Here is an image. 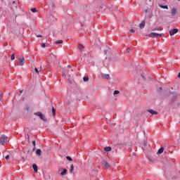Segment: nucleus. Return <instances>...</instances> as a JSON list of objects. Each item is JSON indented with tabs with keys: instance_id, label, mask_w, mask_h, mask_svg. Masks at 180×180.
Returning a JSON list of instances; mask_svg holds the SVG:
<instances>
[{
	"instance_id": "nucleus-1",
	"label": "nucleus",
	"mask_w": 180,
	"mask_h": 180,
	"mask_svg": "<svg viewBox=\"0 0 180 180\" xmlns=\"http://www.w3.org/2000/svg\"><path fill=\"white\" fill-rule=\"evenodd\" d=\"M0 144L1 146H5V144H8V136L2 135L0 137Z\"/></svg>"
},
{
	"instance_id": "nucleus-2",
	"label": "nucleus",
	"mask_w": 180,
	"mask_h": 180,
	"mask_svg": "<svg viewBox=\"0 0 180 180\" xmlns=\"http://www.w3.org/2000/svg\"><path fill=\"white\" fill-rule=\"evenodd\" d=\"M34 115L38 116L41 119V120H43L44 122H47V118H46V116L43 115L41 112H34Z\"/></svg>"
},
{
	"instance_id": "nucleus-3",
	"label": "nucleus",
	"mask_w": 180,
	"mask_h": 180,
	"mask_svg": "<svg viewBox=\"0 0 180 180\" xmlns=\"http://www.w3.org/2000/svg\"><path fill=\"white\" fill-rule=\"evenodd\" d=\"M148 37H151L152 39H155L157 37H162V34L152 32L148 34Z\"/></svg>"
},
{
	"instance_id": "nucleus-4",
	"label": "nucleus",
	"mask_w": 180,
	"mask_h": 180,
	"mask_svg": "<svg viewBox=\"0 0 180 180\" xmlns=\"http://www.w3.org/2000/svg\"><path fill=\"white\" fill-rule=\"evenodd\" d=\"M25 65V58L23 57H20L18 59V65H20V67H22Z\"/></svg>"
},
{
	"instance_id": "nucleus-5",
	"label": "nucleus",
	"mask_w": 180,
	"mask_h": 180,
	"mask_svg": "<svg viewBox=\"0 0 180 180\" xmlns=\"http://www.w3.org/2000/svg\"><path fill=\"white\" fill-rule=\"evenodd\" d=\"M6 160L8 161V162H13L14 158H13V156L12 155H7L6 157H5Z\"/></svg>"
},
{
	"instance_id": "nucleus-6",
	"label": "nucleus",
	"mask_w": 180,
	"mask_h": 180,
	"mask_svg": "<svg viewBox=\"0 0 180 180\" xmlns=\"http://www.w3.org/2000/svg\"><path fill=\"white\" fill-rule=\"evenodd\" d=\"M67 169H64L62 172H61V169H59L58 170V173L59 174V175H61L62 176L65 175V174H67Z\"/></svg>"
},
{
	"instance_id": "nucleus-7",
	"label": "nucleus",
	"mask_w": 180,
	"mask_h": 180,
	"mask_svg": "<svg viewBox=\"0 0 180 180\" xmlns=\"http://www.w3.org/2000/svg\"><path fill=\"white\" fill-rule=\"evenodd\" d=\"M101 78H103V79H110V75L102 73Z\"/></svg>"
},
{
	"instance_id": "nucleus-8",
	"label": "nucleus",
	"mask_w": 180,
	"mask_h": 180,
	"mask_svg": "<svg viewBox=\"0 0 180 180\" xmlns=\"http://www.w3.org/2000/svg\"><path fill=\"white\" fill-rule=\"evenodd\" d=\"M178 33V29H172L169 31V34L171 36H174V34H176Z\"/></svg>"
},
{
	"instance_id": "nucleus-9",
	"label": "nucleus",
	"mask_w": 180,
	"mask_h": 180,
	"mask_svg": "<svg viewBox=\"0 0 180 180\" xmlns=\"http://www.w3.org/2000/svg\"><path fill=\"white\" fill-rule=\"evenodd\" d=\"M148 112H149V113L151 115H158V112L154 111L153 109L148 110Z\"/></svg>"
},
{
	"instance_id": "nucleus-10",
	"label": "nucleus",
	"mask_w": 180,
	"mask_h": 180,
	"mask_svg": "<svg viewBox=\"0 0 180 180\" xmlns=\"http://www.w3.org/2000/svg\"><path fill=\"white\" fill-rule=\"evenodd\" d=\"M176 11L177 10L175 8H172L171 13H172V16H175V15H176Z\"/></svg>"
},
{
	"instance_id": "nucleus-11",
	"label": "nucleus",
	"mask_w": 180,
	"mask_h": 180,
	"mask_svg": "<svg viewBox=\"0 0 180 180\" xmlns=\"http://www.w3.org/2000/svg\"><path fill=\"white\" fill-rule=\"evenodd\" d=\"M146 26V21H142V22L139 25L140 29H144Z\"/></svg>"
},
{
	"instance_id": "nucleus-12",
	"label": "nucleus",
	"mask_w": 180,
	"mask_h": 180,
	"mask_svg": "<svg viewBox=\"0 0 180 180\" xmlns=\"http://www.w3.org/2000/svg\"><path fill=\"white\" fill-rule=\"evenodd\" d=\"M103 164H104V166L105 167V168H110V165H109V163L108 162V161L104 160V161H103Z\"/></svg>"
},
{
	"instance_id": "nucleus-13",
	"label": "nucleus",
	"mask_w": 180,
	"mask_h": 180,
	"mask_svg": "<svg viewBox=\"0 0 180 180\" xmlns=\"http://www.w3.org/2000/svg\"><path fill=\"white\" fill-rule=\"evenodd\" d=\"M104 150L106 151L107 153H109V151H112V148L110 146H107L104 148Z\"/></svg>"
},
{
	"instance_id": "nucleus-14",
	"label": "nucleus",
	"mask_w": 180,
	"mask_h": 180,
	"mask_svg": "<svg viewBox=\"0 0 180 180\" xmlns=\"http://www.w3.org/2000/svg\"><path fill=\"white\" fill-rule=\"evenodd\" d=\"M162 153H164V148H160L157 154H162Z\"/></svg>"
},
{
	"instance_id": "nucleus-15",
	"label": "nucleus",
	"mask_w": 180,
	"mask_h": 180,
	"mask_svg": "<svg viewBox=\"0 0 180 180\" xmlns=\"http://www.w3.org/2000/svg\"><path fill=\"white\" fill-rule=\"evenodd\" d=\"M32 168H33L34 172H37L38 168H37V165L36 164H33Z\"/></svg>"
},
{
	"instance_id": "nucleus-16",
	"label": "nucleus",
	"mask_w": 180,
	"mask_h": 180,
	"mask_svg": "<svg viewBox=\"0 0 180 180\" xmlns=\"http://www.w3.org/2000/svg\"><path fill=\"white\" fill-rule=\"evenodd\" d=\"M36 154L39 156L41 155V150L40 149H37L36 150Z\"/></svg>"
},
{
	"instance_id": "nucleus-17",
	"label": "nucleus",
	"mask_w": 180,
	"mask_h": 180,
	"mask_svg": "<svg viewBox=\"0 0 180 180\" xmlns=\"http://www.w3.org/2000/svg\"><path fill=\"white\" fill-rule=\"evenodd\" d=\"M159 6L162 9H168V6H163V5L160 4Z\"/></svg>"
},
{
	"instance_id": "nucleus-18",
	"label": "nucleus",
	"mask_w": 180,
	"mask_h": 180,
	"mask_svg": "<svg viewBox=\"0 0 180 180\" xmlns=\"http://www.w3.org/2000/svg\"><path fill=\"white\" fill-rule=\"evenodd\" d=\"M32 144L34 146L32 151H34V150H36V141H32Z\"/></svg>"
},
{
	"instance_id": "nucleus-19",
	"label": "nucleus",
	"mask_w": 180,
	"mask_h": 180,
	"mask_svg": "<svg viewBox=\"0 0 180 180\" xmlns=\"http://www.w3.org/2000/svg\"><path fill=\"white\" fill-rule=\"evenodd\" d=\"M55 44H63V40H58L55 41Z\"/></svg>"
},
{
	"instance_id": "nucleus-20",
	"label": "nucleus",
	"mask_w": 180,
	"mask_h": 180,
	"mask_svg": "<svg viewBox=\"0 0 180 180\" xmlns=\"http://www.w3.org/2000/svg\"><path fill=\"white\" fill-rule=\"evenodd\" d=\"M83 81H84V82H87V81H89V77H84L83 78Z\"/></svg>"
},
{
	"instance_id": "nucleus-21",
	"label": "nucleus",
	"mask_w": 180,
	"mask_h": 180,
	"mask_svg": "<svg viewBox=\"0 0 180 180\" xmlns=\"http://www.w3.org/2000/svg\"><path fill=\"white\" fill-rule=\"evenodd\" d=\"M119 94H120V91H119V90H115V91L113 92V95H119Z\"/></svg>"
},
{
	"instance_id": "nucleus-22",
	"label": "nucleus",
	"mask_w": 180,
	"mask_h": 180,
	"mask_svg": "<svg viewBox=\"0 0 180 180\" xmlns=\"http://www.w3.org/2000/svg\"><path fill=\"white\" fill-rule=\"evenodd\" d=\"M4 99V94L0 91V101H2Z\"/></svg>"
},
{
	"instance_id": "nucleus-23",
	"label": "nucleus",
	"mask_w": 180,
	"mask_h": 180,
	"mask_svg": "<svg viewBox=\"0 0 180 180\" xmlns=\"http://www.w3.org/2000/svg\"><path fill=\"white\" fill-rule=\"evenodd\" d=\"M52 113L53 116L56 115V108H54V107L52 108Z\"/></svg>"
},
{
	"instance_id": "nucleus-24",
	"label": "nucleus",
	"mask_w": 180,
	"mask_h": 180,
	"mask_svg": "<svg viewBox=\"0 0 180 180\" xmlns=\"http://www.w3.org/2000/svg\"><path fill=\"white\" fill-rule=\"evenodd\" d=\"M66 159L68 160V161H72V158L70 156H67Z\"/></svg>"
},
{
	"instance_id": "nucleus-25",
	"label": "nucleus",
	"mask_w": 180,
	"mask_h": 180,
	"mask_svg": "<svg viewBox=\"0 0 180 180\" xmlns=\"http://www.w3.org/2000/svg\"><path fill=\"white\" fill-rule=\"evenodd\" d=\"M151 18H153V13H150V14L148 15V19H151Z\"/></svg>"
},
{
	"instance_id": "nucleus-26",
	"label": "nucleus",
	"mask_w": 180,
	"mask_h": 180,
	"mask_svg": "<svg viewBox=\"0 0 180 180\" xmlns=\"http://www.w3.org/2000/svg\"><path fill=\"white\" fill-rule=\"evenodd\" d=\"M11 60H15V54L13 53L11 56Z\"/></svg>"
},
{
	"instance_id": "nucleus-27",
	"label": "nucleus",
	"mask_w": 180,
	"mask_h": 180,
	"mask_svg": "<svg viewBox=\"0 0 180 180\" xmlns=\"http://www.w3.org/2000/svg\"><path fill=\"white\" fill-rule=\"evenodd\" d=\"M41 47H42V49H44V48L46 47V44L42 43V44H41Z\"/></svg>"
},
{
	"instance_id": "nucleus-28",
	"label": "nucleus",
	"mask_w": 180,
	"mask_h": 180,
	"mask_svg": "<svg viewBox=\"0 0 180 180\" xmlns=\"http://www.w3.org/2000/svg\"><path fill=\"white\" fill-rule=\"evenodd\" d=\"M79 50H82V49H84V45L80 44L79 46Z\"/></svg>"
},
{
	"instance_id": "nucleus-29",
	"label": "nucleus",
	"mask_w": 180,
	"mask_h": 180,
	"mask_svg": "<svg viewBox=\"0 0 180 180\" xmlns=\"http://www.w3.org/2000/svg\"><path fill=\"white\" fill-rule=\"evenodd\" d=\"M37 9L36 8H32L31 9V12H33V13H34V12H37Z\"/></svg>"
},
{
	"instance_id": "nucleus-30",
	"label": "nucleus",
	"mask_w": 180,
	"mask_h": 180,
	"mask_svg": "<svg viewBox=\"0 0 180 180\" xmlns=\"http://www.w3.org/2000/svg\"><path fill=\"white\" fill-rule=\"evenodd\" d=\"M162 91V87L158 88V92H161Z\"/></svg>"
},
{
	"instance_id": "nucleus-31",
	"label": "nucleus",
	"mask_w": 180,
	"mask_h": 180,
	"mask_svg": "<svg viewBox=\"0 0 180 180\" xmlns=\"http://www.w3.org/2000/svg\"><path fill=\"white\" fill-rule=\"evenodd\" d=\"M70 172H74V166L70 167Z\"/></svg>"
},
{
	"instance_id": "nucleus-32",
	"label": "nucleus",
	"mask_w": 180,
	"mask_h": 180,
	"mask_svg": "<svg viewBox=\"0 0 180 180\" xmlns=\"http://www.w3.org/2000/svg\"><path fill=\"white\" fill-rule=\"evenodd\" d=\"M136 32V30H134V29L130 30V33H134Z\"/></svg>"
},
{
	"instance_id": "nucleus-33",
	"label": "nucleus",
	"mask_w": 180,
	"mask_h": 180,
	"mask_svg": "<svg viewBox=\"0 0 180 180\" xmlns=\"http://www.w3.org/2000/svg\"><path fill=\"white\" fill-rule=\"evenodd\" d=\"M34 71H35V72H37V74H39V70H37V68H34Z\"/></svg>"
},
{
	"instance_id": "nucleus-34",
	"label": "nucleus",
	"mask_w": 180,
	"mask_h": 180,
	"mask_svg": "<svg viewBox=\"0 0 180 180\" xmlns=\"http://www.w3.org/2000/svg\"><path fill=\"white\" fill-rule=\"evenodd\" d=\"M20 160H21V161H25V158H23V157L21 156Z\"/></svg>"
},
{
	"instance_id": "nucleus-35",
	"label": "nucleus",
	"mask_w": 180,
	"mask_h": 180,
	"mask_svg": "<svg viewBox=\"0 0 180 180\" xmlns=\"http://www.w3.org/2000/svg\"><path fill=\"white\" fill-rule=\"evenodd\" d=\"M147 12H148V8L145 10V13H147Z\"/></svg>"
},
{
	"instance_id": "nucleus-36",
	"label": "nucleus",
	"mask_w": 180,
	"mask_h": 180,
	"mask_svg": "<svg viewBox=\"0 0 180 180\" xmlns=\"http://www.w3.org/2000/svg\"><path fill=\"white\" fill-rule=\"evenodd\" d=\"M127 53H130V49H127Z\"/></svg>"
},
{
	"instance_id": "nucleus-37",
	"label": "nucleus",
	"mask_w": 180,
	"mask_h": 180,
	"mask_svg": "<svg viewBox=\"0 0 180 180\" xmlns=\"http://www.w3.org/2000/svg\"><path fill=\"white\" fill-rule=\"evenodd\" d=\"M27 139H28V141L29 140H30V137L29 136V134L27 135Z\"/></svg>"
},
{
	"instance_id": "nucleus-38",
	"label": "nucleus",
	"mask_w": 180,
	"mask_h": 180,
	"mask_svg": "<svg viewBox=\"0 0 180 180\" xmlns=\"http://www.w3.org/2000/svg\"><path fill=\"white\" fill-rule=\"evenodd\" d=\"M104 53H105V54H106V53H108V51L107 50H104Z\"/></svg>"
},
{
	"instance_id": "nucleus-39",
	"label": "nucleus",
	"mask_w": 180,
	"mask_h": 180,
	"mask_svg": "<svg viewBox=\"0 0 180 180\" xmlns=\"http://www.w3.org/2000/svg\"><path fill=\"white\" fill-rule=\"evenodd\" d=\"M141 77H143V78H144V74H141Z\"/></svg>"
},
{
	"instance_id": "nucleus-40",
	"label": "nucleus",
	"mask_w": 180,
	"mask_h": 180,
	"mask_svg": "<svg viewBox=\"0 0 180 180\" xmlns=\"http://www.w3.org/2000/svg\"><path fill=\"white\" fill-rule=\"evenodd\" d=\"M178 78H180V72L178 74Z\"/></svg>"
},
{
	"instance_id": "nucleus-41",
	"label": "nucleus",
	"mask_w": 180,
	"mask_h": 180,
	"mask_svg": "<svg viewBox=\"0 0 180 180\" xmlns=\"http://www.w3.org/2000/svg\"><path fill=\"white\" fill-rule=\"evenodd\" d=\"M37 37H42L41 35H38Z\"/></svg>"
},
{
	"instance_id": "nucleus-42",
	"label": "nucleus",
	"mask_w": 180,
	"mask_h": 180,
	"mask_svg": "<svg viewBox=\"0 0 180 180\" xmlns=\"http://www.w3.org/2000/svg\"><path fill=\"white\" fill-rule=\"evenodd\" d=\"M29 153H30V150H27V154H29Z\"/></svg>"
},
{
	"instance_id": "nucleus-43",
	"label": "nucleus",
	"mask_w": 180,
	"mask_h": 180,
	"mask_svg": "<svg viewBox=\"0 0 180 180\" xmlns=\"http://www.w3.org/2000/svg\"><path fill=\"white\" fill-rule=\"evenodd\" d=\"M20 94H22V91H20Z\"/></svg>"
},
{
	"instance_id": "nucleus-44",
	"label": "nucleus",
	"mask_w": 180,
	"mask_h": 180,
	"mask_svg": "<svg viewBox=\"0 0 180 180\" xmlns=\"http://www.w3.org/2000/svg\"><path fill=\"white\" fill-rule=\"evenodd\" d=\"M8 95H11V93H8Z\"/></svg>"
},
{
	"instance_id": "nucleus-45",
	"label": "nucleus",
	"mask_w": 180,
	"mask_h": 180,
	"mask_svg": "<svg viewBox=\"0 0 180 180\" xmlns=\"http://www.w3.org/2000/svg\"><path fill=\"white\" fill-rule=\"evenodd\" d=\"M68 105H70V103H68Z\"/></svg>"
},
{
	"instance_id": "nucleus-46",
	"label": "nucleus",
	"mask_w": 180,
	"mask_h": 180,
	"mask_svg": "<svg viewBox=\"0 0 180 180\" xmlns=\"http://www.w3.org/2000/svg\"><path fill=\"white\" fill-rule=\"evenodd\" d=\"M178 1H180V0H178Z\"/></svg>"
}]
</instances>
